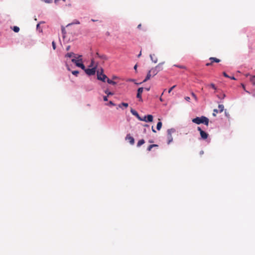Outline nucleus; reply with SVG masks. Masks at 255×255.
Returning a JSON list of instances; mask_svg holds the SVG:
<instances>
[{
  "label": "nucleus",
  "mask_w": 255,
  "mask_h": 255,
  "mask_svg": "<svg viewBox=\"0 0 255 255\" xmlns=\"http://www.w3.org/2000/svg\"><path fill=\"white\" fill-rule=\"evenodd\" d=\"M39 24L38 23L37 24V28L39 27Z\"/></svg>",
  "instance_id": "nucleus-57"
},
{
  "label": "nucleus",
  "mask_w": 255,
  "mask_h": 255,
  "mask_svg": "<svg viewBox=\"0 0 255 255\" xmlns=\"http://www.w3.org/2000/svg\"><path fill=\"white\" fill-rule=\"evenodd\" d=\"M97 79L99 80H101L103 82H105L106 80H107L108 77L107 76L103 74V69H101L100 71L99 70L97 71Z\"/></svg>",
  "instance_id": "nucleus-2"
},
{
  "label": "nucleus",
  "mask_w": 255,
  "mask_h": 255,
  "mask_svg": "<svg viewBox=\"0 0 255 255\" xmlns=\"http://www.w3.org/2000/svg\"><path fill=\"white\" fill-rule=\"evenodd\" d=\"M175 66H176L177 67H179L180 68H181V69H184L185 68V67L184 66H181V65H174Z\"/></svg>",
  "instance_id": "nucleus-34"
},
{
  "label": "nucleus",
  "mask_w": 255,
  "mask_h": 255,
  "mask_svg": "<svg viewBox=\"0 0 255 255\" xmlns=\"http://www.w3.org/2000/svg\"><path fill=\"white\" fill-rule=\"evenodd\" d=\"M75 24H80V22L78 20H76L75 22H74Z\"/></svg>",
  "instance_id": "nucleus-43"
},
{
  "label": "nucleus",
  "mask_w": 255,
  "mask_h": 255,
  "mask_svg": "<svg viewBox=\"0 0 255 255\" xmlns=\"http://www.w3.org/2000/svg\"><path fill=\"white\" fill-rule=\"evenodd\" d=\"M197 130L200 131L201 137L203 139H206L208 138L209 134L205 131L202 130L201 128L198 127Z\"/></svg>",
  "instance_id": "nucleus-7"
},
{
  "label": "nucleus",
  "mask_w": 255,
  "mask_h": 255,
  "mask_svg": "<svg viewBox=\"0 0 255 255\" xmlns=\"http://www.w3.org/2000/svg\"><path fill=\"white\" fill-rule=\"evenodd\" d=\"M151 145H153V147H157L158 146L157 144H151Z\"/></svg>",
  "instance_id": "nucleus-47"
},
{
  "label": "nucleus",
  "mask_w": 255,
  "mask_h": 255,
  "mask_svg": "<svg viewBox=\"0 0 255 255\" xmlns=\"http://www.w3.org/2000/svg\"><path fill=\"white\" fill-rule=\"evenodd\" d=\"M223 75L226 77H228V78H229L230 77L226 74V72H223Z\"/></svg>",
  "instance_id": "nucleus-40"
},
{
  "label": "nucleus",
  "mask_w": 255,
  "mask_h": 255,
  "mask_svg": "<svg viewBox=\"0 0 255 255\" xmlns=\"http://www.w3.org/2000/svg\"><path fill=\"white\" fill-rule=\"evenodd\" d=\"M107 105L115 106V104L114 103H113L112 101H110L109 104H108Z\"/></svg>",
  "instance_id": "nucleus-35"
},
{
  "label": "nucleus",
  "mask_w": 255,
  "mask_h": 255,
  "mask_svg": "<svg viewBox=\"0 0 255 255\" xmlns=\"http://www.w3.org/2000/svg\"><path fill=\"white\" fill-rule=\"evenodd\" d=\"M137 65H134V69L135 70H136V69H137Z\"/></svg>",
  "instance_id": "nucleus-48"
},
{
  "label": "nucleus",
  "mask_w": 255,
  "mask_h": 255,
  "mask_svg": "<svg viewBox=\"0 0 255 255\" xmlns=\"http://www.w3.org/2000/svg\"><path fill=\"white\" fill-rule=\"evenodd\" d=\"M107 82L110 84H112V85H115L116 84V82L112 80H110V79H109L108 78L107 80Z\"/></svg>",
  "instance_id": "nucleus-22"
},
{
  "label": "nucleus",
  "mask_w": 255,
  "mask_h": 255,
  "mask_svg": "<svg viewBox=\"0 0 255 255\" xmlns=\"http://www.w3.org/2000/svg\"><path fill=\"white\" fill-rule=\"evenodd\" d=\"M138 120L140 121L152 122L153 121V116L151 115H148L147 116H144L143 118L140 117Z\"/></svg>",
  "instance_id": "nucleus-6"
},
{
  "label": "nucleus",
  "mask_w": 255,
  "mask_h": 255,
  "mask_svg": "<svg viewBox=\"0 0 255 255\" xmlns=\"http://www.w3.org/2000/svg\"><path fill=\"white\" fill-rule=\"evenodd\" d=\"M105 93L107 94L108 96H109L110 95H114L113 93H112L111 92H109L108 90H106L105 91Z\"/></svg>",
  "instance_id": "nucleus-27"
},
{
  "label": "nucleus",
  "mask_w": 255,
  "mask_h": 255,
  "mask_svg": "<svg viewBox=\"0 0 255 255\" xmlns=\"http://www.w3.org/2000/svg\"><path fill=\"white\" fill-rule=\"evenodd\" d=\"M242 87L243 88V89L244 90H245V85L244 84H242Z\"/></svg>",
  "instance_id": "nucleus-50"
},
{
  "label": "nucleus",
  "mask_w": 255,
  "mask_h": 255,
  "mask_svg": "<svg viewBox=\"0 0 255 255\" xmlns=\"http://www.w3.org/2000/svg\"><path fill=\"white\" fill-rule=\"evenodd\" d=\"M45 1L47 3H50L51 2L50 0H45Z\"/></svg>",
  "instance_id": "nucleus-46"
},
{
  "label": "nucleus",
  "mask_w": 255,
  "mask_h": 255,
  "mask_svg": "<svg viewBox=\"0 0 255 255\" xmlns=\"http://www.w3.org/2000/svg\"><path fill=\"white\" fill-rule=\"evenodd\" d=\"M149 72L151 73L152 75V77L154 76L155 75H156L158 72H159V70H157V68H155V67L154 68H152V69H151Z\"/></svg>",
  "instance_id": "nucleus-11"
},
{
  "label": "nucleus",
  "mask_w": 255,
  "mask_h": 255,
  "mask_svg": "<svg viewBox=\"0 0 255 255\" xmlns=\"http://www.w3.org/2000/svg\"><path fill=\"white\" fill-rule=\"evenodd\" d=\"M164 63V62L159 63L156 67L155 68H157V70H159V72L162 70V65Z\"/></svg>",
  "instance_id": "nucleus-18"
},
{
  "label": "nucleus",
  "mask_w": 255,
  "mask_h": 255,
  "mask_svg": "<svg viewBox=\"0 0 255 255\" xmlns=\"http://www.w3.org/2000/svg\"><path fill=\"white\" fill-rule=\"evenodd\" d=\"M209 60H210L212 62V63H213V62L219 63L221 61L219 59H218L215 57H210L209 58Z\"/></svg>",
  "instance_id": "nucleus-16"
},
{
  "label": "nucleus",
  "mask_w": 255,
  "mask_h": 255,
  "mask_svg": "<svg viewBox=\"0 0 255 255\" xmlns=\"http://www.w3.org/2000/svg\"><path fill=\"white\" fill-rule=\"evenodd\" d=\"M82 57L81 55H79L78 57H77L78 59H80L79 58Z\"/></svg>",
  "instance_id": "nucleus-51"
},
{
  "label": "nucleus",
  "mask_w": 255,
  "mask_h": 255,
  "mask_svg": "<svg viewBox=\"0 0 255 255\" xmlns=\"http://www.w3.org/2000/svg\"><path fill=\"white\" fill-rule=\"evenodd\" d=\"M126 140H128L130 144L131 145H133L134 143V139L133 137L130 135V134L127 135L126 137Z\"/></svg>",
  "instance_id": "nucleus-10"
},
{
  "label": "nucleus",
  "mask_w": 255,
  "mask_h": 255,
  "mask_svg": "<svg viewBox=\"0 0 255 255\" xmlns=\"http://www.w3.org/2000/svg\"><path fill=\"white\" fill-rule=\"evenodd\" d=\"M103 100L104 101H108V97L107 96H104L103 97Z\"/></svg>",
  "instance_id": "nucleus-39"
},
{
  "label": "nucleus",
  "mask_w": 255,
  "mask_h": 255,
  "mask_svg": "<svg viewBox=\"0 0 255 255\" xmlns=\"http://www.w3.org/2000/svg\"><path fill=\"white\" fill-rule=\"evenodd\" d=\"M98 65H99V62H97L96 63V65L94 66V68H88V69L85 68V70H84L85 71V73L88 75H89V76L94 75H95V74L96 72V69L98 67Z\"/></svg>",
  "instance_id": "nucleus-3"
},
{
  "label": "nucleus",
  "mask_w": 255,
  "mask_h": 255,
  "mask_svg": "<svg viewBox=\"0 0 255 255\" xmlns=\"http://www.w3.org/2000/svg\"><path fill=\"white\" fill-rule=\"evenodd\" d=\"M92 20L93 21H96V20H95V19H92Z\"/></svg>",
  "instance_id": "nucleus-59"
},
{
  "label": "nucleus",
  "mask_w": 255,
  "mask_h": 255,
  "mask_svg": "<svg viewBox=\"0 0 255 255\" xmlns=\"http://www.w3.org/2000/svg\"><path fill=\"white\" fill-rule=\"evenodd\" d=\"M212 64H213V63H212V62L211 61V62H210V63H207L206 64V65L207 66H209L212 65Z\"/></svg>",
  "instance_id": "nucleus-37"
},
{
  "label": "nucleus",
  "mask_w": 255,
  "mask_h": 255,
  "mask_svg": "<svg viewBox=\"0 0 255 255\" xmlns=\"http://www.w3.org/2000/svg\"><path fill=\"white\" fill-rule=\"evenodd\" d=\"M144 142H145V141H144V139H142L139 140L137 143V147L140 146L141 145L143 144L144 143Z\"/></svg>",
  "instance_id": "nucleus-19"
},
{
  "label": "nucleus",
  "mask_w": 255,
  "mask_h": 255,
  "mask_svg": "<svg viewBox=\"0 0 255 255\" xmlns=\"http://www.w3.org/2000/svg\"><path fill=\"white\" fill-rule=\"evenodd\" d=\"M95 59H100L104 62L105 60L107 59V58L105 55H100L98 52H97L95 55Z\"/></svg>",
  "instance_id": "nucleus-8"
},
{
  "label": "nucleus",
  "mask_w": 255,
  "mask_h": 255,
  "mask_svg": "<svg viewBox=\"0 0 255 255\" xmlns=\"http://www.w3.org/2000/svg\"><path fill=\"white\" fill-rule=\"evenodd\" d=\"M96 60V59H95V57L91 59V62L89 65L90 67L94 68V66L96 65V63L97 62L95 61Z\"/></svg>",
  "instance_id": "nucleus-14"
},
{
  "label": "nucleus",
  "mask_w": 255,
  "mask_h": 255,
  "mask_svg": "<svg viewBox=\"0 0 255 255\" xmlns=\"http://www.w3.org/2000/svg\"><path fill=\"white\" fill-rule=\"evenodd\" d=\"M71 61L75 64V65L78 67H80L83 70H85V66L82 62V59L80 58V59H76L75 58H73L71 60Z\"/></svg>",
  "instance_id": "nucleus-4"
},
{
  "label": "nucleus",
  "mask_w": 255,
  "mask_h": 255,
  "mask_svg": "<svg viewBox=\"0 0 255 255\" xmlns=\"http://www.w3.org/2000/svg\"><path fill=\"white\" fill-rule=\"evenodd\" d=\"M219 113H222L224 110V106L223 105H219L218 106Z\"/></svg>",
  "instance_id": "nucleus-20"
},
{
  "label": "nucleus",
  "mask_w": 255,
  "mask_h": 255,
  "mask_svg": "<svg viewBox=\"0 0 255 255\" xmlns=\"http://www.w3.org/2000/svg\"><path fill=\"white\" fill-rule=\"evenodd\" d=\"M141 51H140L139 54L137 55V57H139L141 56Z\"/></svg>",
  "instance_id": "nucleus-45"
},
{
  "label": "nucleus",
  "mask_w": 255,
  "mask_h": 255,
  "mask_svg": "<svg viewBox=\"0 0 255 255\" xmlns=\"http://www.w3.org/2000/svg\"><path fill=\"white\" fill-rule=\"evenodd\" d=\"M130 112L133 115L135 116L138 119H139V118L140 117L138 113L135 110H133L132 108H131Z\"/></svg>",
  "instance_id": "nucleus-12"
},
{
  "label": "nucleus",
  "mask_w": 255,
  "mask_h": 255,
  "mask_svg": "<svg viewBox=\"0 0 255 255\" xmlns=\"http://www.w3.org/2000/svg\"><path fill=\"white\" fill-rule=\"evenodd\" d=\"M152 130L153 132H156V130L154 129L153 127H152Z\"/></svg>",
  "instance_id": "nucleus-42"
},
{
  "label": "nucleus",
  "mask_w": 255,
  "mask_h": 255,
  "mask_svg": "<svg viewBox=\"0 0 255 255\" xmlns=\"http://www.w3.org/2000/svg\"><path fill=\"white\" fill-rule=\"evenodd\" d=\"M176 85H174L172 87H171L168 91V93H170L176 87Z\"/></svg>",
  "instance_id": "nucleus-28"
},
{
  "label": "nucleus",
  "mask_w": 255,
  "mask_h": 255,
  "mask_svg": "<svg viewBox=\"0 0 255 255\" xmlns=\"http://www.w3.org/2000/svg\"><path fill=\"white\" fill-rule=\"evenodd\" d=\"M175 131V130L174 128L168 129L167 130V143L168 144H170L172 141L173 138L172 136V133H174Z\"/></svg>",
  "instance_id": "nucleus-5"
},
{
  "label": "nucleus",
  "mask_w": 255,
  "mask_h": 255,
  "mask_svg": "<svg viewBox=\"0 0 255 255\" xmlns=\"http://www.w3.org/2000/svg\"><path fill=\"white\" fill-rule=\"evenodd\" d=\"M149 142L150 143H152V142H153V141H152V140H149Z\"/></svg>",
  "instance_id": "nucleus-58"
},
{
  "label": "nucleus",
  "mask_w": 255,
  "mask_h": 255,
  "mask_svg": "<svg viewBox=\"0 0 255 255\" xmlns=\"http://www.w3.org/2000/svg\"><path fill=\"white\" fill-rule=\"evenodd\" d=\"M151 77H152V75L151 73H150L148 71V73H147V74L146 75V77L145 78V79L143 81V82H145L147 80H149Z\"/></svg>",
  "instance_id": "nucleus-17"
},
{
  "label": "nucleus",
  "mask_w": 255,
  "mask_h": 255,
  "mask_svg": "<svg viewBox=\"0 0 255 255\" xmlns=\"http://www.w3.org/2000/svg\"><path fill=\"white\" fill-rule=\"evenodd\" d=\"M229 78H230L231 79H233V80H235L236 79L234 77H230Z\"/></svg>",
  "instance_id": "nucleus-49"
},
{
  "label": "nucleus",
  "mask_w": 255,
  "mask_h": 255,
  "mask_svg": "<svg viewBox=\"0 0 255 255\" xmlns=\"http://www.w3.org/2000/svg\"><path fill=\"white\" fill-rule=\"evenodd\" d=\"M152 147H153V145H152L151 144H150V145H149L148 146V147H147V150L148 151H150V150H151V149H152Z\"/></svg>",
  "instance_id": "nucleus-31"
},
{
  "label": "nucleus",
  "mask_w": 255,
  "mask_h": 255,
  "mask_svg": "<svg viewBox=\"0 0 255 255\" xmlns=\"http://www.w3.org/2000/svg\"><path fill=\"white\" fill-rule=\"evenodd\" d=\"M250 80L253 85H255V75L254 76H252Z\"/></svg>",
  "instance_id": "nucleus-25"
},
{
  "label": "nucleus",
  "mask_w": 255,
  "mask_h": 255,
  "mask_svg": "<svg viewBox=\"0 0 255 255\" xmlns=\"http://www.w3.org/2000/svg\"><path fill=\"white\" fill-rule=\"evenodd\" d=\"M141 26V24H138V26H137V28H140Z\"/></svg>",
  "instance_id": "nucleus-44"
},
{
  "label": "nucleus",
  "mask_w": 255,
  "mask_h": 255,
  "mask_svg": "<svg viewBox=\"0 0 255 255\" xmlns=\"http://www.w3.org/2000/svg\"><path fill=\"white\" fill-rule=\"evenodd\" d=\"M70 45L67 46L66 47V50L69 51L70 50Z\"/></svg>",
  "instance_id": "nucleus-41"
},
{
  "label": "nucleus",
  "mask_w": 255,
  "mask_h": 255,
  "mask_svg": "<svg viewBox=\"0 0 255 255\" xmlns=\"http://www.w3.org/2000/svg\"><path fill=\"white\" fill-rule=\"evenodd\" d=\"M150 57L151 58V60L154 62L156 63L157 62V58L155 56V54H150Z\"/></svg>",
  "instance_id": "nucleus-15"
},
{
  "label": "nucleus",
  "mask_w": 255,
  "mask_h": 255,
  "mask_svg": "<svg viewBox=\"0 0 255 255\" xmlns=\"http://www.w3.org/2000/svg\"><path fill=\"white\" fill-rule=\"evenodd\" d=\"M67 69L68 70H70V69L69 68V67H68Z\"/></svg>",
  "instance_id": "nucleus-60"
},
{
  "label": "nucleus",
  "mask_w": 255,
  "mask_h": 255,
  "mask_svg": "<svg viewBox=\"0 0 255 255\" xmlns=\"http://www.w3.org/2000/svg\"><path fill=\"white\" fill-rule=\"evenodd\" d=\"M219 112V111H218V110H217V109H214V110H213V116L214 117H216V114H217V113H218Z\"/></svg>",
  "instance_id": "nucleus-26"
},
{
  "label": "nucleus",
  "mask_w": 255,
  "mask_h": 255,
  "mask_svg": "<svg viewBox=\"0 0 255 255\" xmlns=\"http://www.w3.org/2000/svg\"><path fill=\"white\" fill-rule=\"evenodd\" d=\"M191 95L195 99V100H197V98L194 93H192Z\"/></svg>",
  "instance_id": "nucleus-32"
},
{
  "label": "nucleus",
  "mask_w": 255,
  "mask_h": 255,
  "mask_svg": "<svg viewBox=\"0 0 255 255\" xmlns=\"http://www.w3.org/2000/svg\"><path fill=\"white\" fill-rule=\"evenodd\" d=\"M193 123L197 125L204 124L206 126H208L209 120L208 118L205 116H201V117H196L192 120Z\"/></svg>",
  "instance_id": "nucleus-1"
},
{
  "label": "nucleus",
  "mask_w": 255,
  "mask_h": 255,
  "mask_svg": "<svg viewBox=\"0 0 255 255\" xmlns=\"http://www.w3.org/2000/svg\"><path fill=\"white\" fill-rule=\"evenodd\" d=\"M149 89H150V88H145V90H146V91H149Z\"/></svg>",
  "instance_id": "nucleus-52"
},
{
  "label": "nucleus",
  "mask_w": 255,
  "mask_h": 255,
  "mask_svg": "<svg viewBox=\"0 0 255 255\" xmlns=\"http://www.w3.org/2000/svg\"><path fill=\"white\" fill-rule=\"evenodd\" d=\"M162 123L161 122H159L157 124L156 128L158 130H160L162 127Z\"/></svg>",
  "instance_id": "nucleus-23"
},
{
  "label": "nucleus",
  "mask_w": 255,
  "mask_h": 255,
  "mask_svg": "<svg viewBox=\"0 0 255 255\" xmlns=\"http://www.w3.org/2000/svg\"><path fill=\"white\" fill-rule=\"evenodd\" d=\"M160 101H161V102H162V101H163V100H162V98H161V97H160Z\"/></svg>",
  "instance_id": "nucleus-55"
},
{
  "label": "nucleus",
  "mask_w": 255,
  "mask_h": 255,
  "mask_svg": "<svg viewBox=\"0 0 255 255\" xmlns=\"http://www.w3.org/2000/svg\"><path fill=\"white\" fill-rule=\"evenodd\" d=\"M222 98H224L225 97V94H223V95L222 96Z\"/></svg>",
  "instance_id": "nucleus-54"
},
{
  "label": "nucleus",
  "mask_w": 255,
  "mask_h": 255,
  "mask_svg": "<svg viewBox=\"0 0 255 255\" xmlns=\"http://www.w3.org/2000/svg\"><path fill=\"white\" fill-rule=\"evenodd\" d=\"M65 57H73V58H77L76 55L73 52L68 53L66 54Z\"/></svg>",
  "instance_id": "nucleus-13"
},
{
  "label": "nucleus",
  "mask_w": 255,
  "mask_h": 255,
  "mask_svg": "<svg viewBox=\"0 0 255 255\" xmlns=\"http://www.w3.org/2000/svg\"><path fill=\"white\" fill-rule=\"evenodd\" d=\"M72 73L74 75H75V76H77L78 74H79V71H73L72 72Z\"/></svg>",
  "instance_id": "nucleus-29"
},
{
  "label": "nucleus",
  "mask_w": 255,
  "mask_h": 255,
  "mask_svg": "<svg viewBox=\"0 0 255 255\" xmlns=\"http://www.w3.org/2000/svg\"><path fill=\"white\" fill-rule=\"evenodd\" d=\"M12 29L15 32H18L19 31V28L16 26H14Z\"/></svg>",
  "instance_id": "nucleus-24"
},
{
  "label": "nucleus",
  "mask_w": 255,
  "mask_h": 255,
  "mask_svg": "<svg viewBox=\"0 0 255 255\" xmlns=\"http://www.w3.org/2000/svg\"><path fill=\"white\" fill-rule=\"evenodd\" d=\"M165 91H166V89H164V90H163V92L162 93L161 95H162L163 94L164 92Z\"/></svg>",
  "instance_id": "nucleus-56"
},
{
  "label": "nucleus",
  "mask_w": 255,
  "mask_h": 255,
  "mask_svg": "<svg viewBox=\"0 0 255 255\" xmlns=\"http://www.w3.org/2000/svg\"><path fill=\"white\" fill-rule=\"evenodd\" d=\"M52 47H53V49L55 50L56 49V44H55V42L53 41L52 43Z\"/></svg>",
  "instance_id": "nucleus-33"
},
{
  "label": "nucleus",
  "mask_w": 255,
  "mask_h": 255,
  "mask_svg": "<svg viewBox=\"0 0 255 255\" xmlns=\"http://www.w3.org/2000/svg\"><path fill=\"white\" fill-rule=\"evenodd\" d=\"M62 32L64 35L66 33L65 29L64 28H62Z\"/></svg>",
  "instance_id": "nucleus-38"
},
{
  "label": "nucleus",
  "mask_w": 255,
  "mask_h": 255,
  "mask_svg": "<svg viewBox=\"0 0 255 255\" xmlns=\"http://www.w3.org/2000/svg\"><path fill=\"white\" fill-rule=\"evenodd\" d=\"M143 88L142 87L139 88L137 90V93L136 95V97L139 99V100L140 101H142V98H141V94L143 92Z\"/></svg>",
  "instance_id": "nucleus-9"
},
{
  "label": "nucleus",
  "mask_w": 255,
  "mask_h": 255,
  "mask_svg": "<svg viewBox=\"0 0 255 255\" xmlns=\"http://www.w3.org/2000/svg\"><path fill=\"white\" fill-rule=\"evenodd\" d=\"M185 100H186L187 101L189 102V101H190V97H185Z\"/></svg>",
  "instance_id": "nucleus-36"
},
{
  "label": "nucleus",
  "mask_w": 255,
  "mask_h": 255,
  "mask_svg": "<svg viewBox=\"0 0 255 255\" xmlns=\"http://www.w3.org/2000/svg\"><path fill=\"white\" fill-rule=\"evenodd\" d=\"M122 106H124L125 108H127L128 106V104L126 103H122L121 104H119L118 106V107L120 108H122Z\"/></svg>",
  "instance_id": "nucleus-21"
},
{
  "label": "nucleus",
  "mask_w": 255,
  "mask_h": 255,
  "mask_svg": "<svg viewBox=\"0 0 255 255\" xmlns=\"http://www.w3.org/2000/svg\"><path fill=\"white\" fill-rule=\"evenodd\" d=\"M212 88H213V89L214 90H216V87L215 86V84L212 83L211 84H210L209 85Z\"/></svg>",
  "instance_id": "nucleus-30"
},
{
  "label": "nucleus",
  "mask_w": 255,
  "mask_h": 255,
  "mask_svg": "<svg viewBox=\"0 0 255 255\" xmlns=\"http://www.w3.org/2000/svg\"><path fill=\"white\" fill-rule=\"evenodd\" d=\"M203 153H204L203 151H200V154H203Z\"/></svg>",
  "instance_id": "nucleus-53"
}]
</instances>
